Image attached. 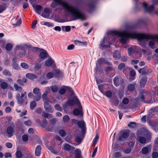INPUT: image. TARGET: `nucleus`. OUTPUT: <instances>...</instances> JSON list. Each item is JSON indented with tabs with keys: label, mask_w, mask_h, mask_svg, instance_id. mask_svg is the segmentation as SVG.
Here are the masks:
<instances>
[{
	"label": "nucleus",
	"mask_w": 158,
	"mask_h": 158,
	"mask_svg": "<svg viewBox=\"0 0 158 158\" xmlns=\"http://www.w3.org/2000/svg\"><path fill=\"white\" fill-rule=\"evenodd\" d=\"M111 32V34L119 37L120 42L123 44H126L127 40L130 38H136L140 41L139 44L144 47L145 44L143 42V40H148L151 39V37L149 35L139 34L135 32L132 31L130 27H129L122 31H113Z\"/></svg>",
	"instance_id": "nucleus-1"
},
{
	"label": "nucleus",
	"mask_w": 158,
	"mask_h": 158,
	"mask_svg": "<svg viewBox=\"0 0 158 158\" xmlns=\"http://www.w3.org/2000/svg\"><path fill=\"white\" fill-rule=\"evenodd\" d=\"M57 6H60L64 10L66 15H70L73 20L80 19L82 20H85L84 15L77 7L69 5L62 0H54L51 4V6L55 7Z\"/></svg>",
	"instance_id": "nucleus-2"
},
{
	"label": "nucleus",
	"mask_w": 158,
	"mask_h": 158,
	"mask_svg": "<svg viewBox=\"0 0 158 158\" xmlns=\"http://www.w3.org/2000/svg\"><path fill=\"white\" fill-rule=\"evenodd\" d=\"M27 93L26 92H24L22 93L21 96H20L19 93L16 96V98L17 100L18 103L20 105H22L24 103H25L26 104L27 103V101H25V99H26Z\"/></svg>",
	"instance_id": "nucleus-3"
},
{
	"label": "nucleus",
	"mask_w": 158,
	"mask_h": 158,
	"mask_svg": "<svg viewBox=\"0 0 158 158\" xmlns=\"http://www.w3.org/2000/svg\"><path fill=\"white\" fill-rule=\"evenodd\" d=\"M137 134L139 135V134L141 135L145 136L147 139L149 138L151 135V133L146 128H143L141 129L140 132L139 131L137 132Z\"/></svg>",
	"instance_id": "nucleus-4"
},
{
	"label": "nucleus",
	"mask_w": 158,
	"mask_h": 158,
	"mask_svg": "<svg viewBox=\"0 0 158 158\" xmlns=\"http://www.w3.org/2000/svg\"><path fill=\"white\" fill-rule=\"evenodd\" d=\"M15 131V126L14 125L8 126L6 128V132L9 137H11Z\"/></svg>",
	"instance_id": "nucleus-5"
},
{
	"label": "nucleus",
	"mask_w": 158,
	"mask_h": 158,
	"mask_svg": "<svg viewBox=\"0 0 158 158\" xmlns=\"http://www.w3.org/2000/svg\"><path fill=\"white\" fill-rule=\"evenodd\" d=\"M48 121L46 119H44L43 120V123L41 124V126L42 127L44 128L46 130L48 131H51L52 130L53 128V126L50 124H49L48 126Z\"/></svg>",
	"instance_id": "nucleus-6"
},
{
	"label": "nucleus",
	"mask_w": 158,
	"mask_h": 158,
	"mask_svg": "<svg viewBox=\"0 0 158 158\" xmlns=\"http://www.w3.org/2000/svg\"><path fill=\"white\" fill-rule=\"evenodd\" d=\"M124 81L123 79L118 77H115L114 79V83L116 86H118L120 84H122Z\"/></svg>",
	"instance_id": "nucleus-7"
},
{
	"label": "nucleus",
	"mask_w": 158,
	"mask_h": 158,
	"mask_svg": "<svg viewBox=\"0 0 158 158\" xmlns=\"http://www.w3.org/2000/svg\"><path fill=\"white\" fill-rule=\"evenodd\" d=\"M138 51V48L137 46L135 45L132 46L128 48V55L130 56L133 53L137 52Z\"/></svg>",
	"instance_id": "nucleus-8"
},
{
	"label": "nucleus",
	"mask_w": 158,
	"mask_h": 158,
	"mask_svg": "<svg viewBox=\"0 0 158 158\" xmlns=\"http://www.w3.org/2000/svg\"><path fill=\"white\" fill-rule=\"evenodd\" d=\"M142 6L144 8L145 11L148 13L151 12L154 9L153 5H151L148 6L147 3H142Z\"/></svg>",
	"instance_id": "nucleus-9"
},
{
	"label": "nucleus",
	"mask_w": 158,
	"mask_h": 158,
	"mask_svg": "<svg viewBox=\"0 0 158 158\" xmlns=\"http://www.w3.org/2000/svg\"><path fill=\"white\" fill-rule=\"evenodd\" d=\"M64 76L63 73L59 69H56L54 71V77L58 78H62Z\"/></svg>",
	"instance_id": "nucleus-10"
},
{
	"label": "nucleus",
	"mask_w": 158,
	"mask_h": 158,
	"mask_svg": "<svg viewBox=\"0 0 158 158\" xmlns=\"http://www.w3.org/2000/svg\"><path fill=\"white\" fill-rule=\"evenodd\" d=\"M41 50L42 51L39 54V56L40 58L44 59L46 57L49 56L48 54L45 50L43 49H41Z\"/></svg>",
	"instance_id": "nucleus-11"
},
{
	"label": "nucleus",
	"mask_w": 158,
	"mask_h": 158,
	"mask_svg": "<svg viewBox=\"0 0 158 158\" xmlns=\"http://www.w3.org/2000/svg\"><path fill=\"white\" fill-rule=\"evenodd\" d=\"M50 14V10L49 8H45L41 14V15L46 18H48Z\"/></svg>",
	"instance_id": "nucleus-12"
},
{
	"label": "nucleus",
	"mask_w": 158,
	"mask_h": 158,
	"mask_svg": "<svg viewBox=\"0 0 158 158\" xmlns=\"http://www.w3.org/2000/svg\"><path fill=\"white\" fill-rule=\"evenodd\" d=\"M75 102L74 100L71 99H69L66 102L63 106V108L64 110H65L67 105L70 106H73L74 105Z\"/></svg>",
	"instance_id": "nucleus-13"
},
{
	"label": "nucleus",
	"mask_w": 158,
	"mask_h": 158,
	"mask_svg": "<svg viewBox=\"0 0 158 158\" xmlns=\"http://www.w3.org/2000/svg\"><path fill=\"white\" fill-rule=\"evenodd\" d=\"M44 108L45 110L49 113H52L53 112V109L52 107L49 102L44 104Z\"/></svg>",
	"instance_id": "nucleus-14"
},
{
	"label": "nucleus",
	"mask_w": 158,
	"mask_h": 158,
	"mask_svg": "<svg viewBox=\"0 0 158 158\" xmlns=\"http://www.w3.org/2000/svg\"><path fill=\"white\" fill-rule=\"evenodd\" d=\"M85 123L83 121H79L78 123V125L81 128L82 132H84L85 130Z\"/></svg>",
	"instance_id": "nucleus-15"
},
{
	"label": "nucleus",
	"mask_w": 158,
	"mask_h": 158,
	"mask_svg": "<svg viewBox=\"0 0 158 158\" xmlns=\"http://www.w3.org/2000/svg\"><path fill=\"white\" fill-rule=\"evenodd\" d=\"M152 147L150 145H148L147 146L143 147L141 150L142 153L145 154H147L151 150Z\"/></svg>",
	"instance_id": "nucleus-16"
},
{
	"label": "nucleus",
	"mask_w": 158,
	"mask_h": 158,
	"mask_svg": "<svg viewBox=\"0 0 158 158\" xmlns=\"http://www.w3.org/2000/svg\"><path fill=\"white\" fill-rule=\"evenodd\" d=\"M129 136V133L127 131H123L122 134V136H119L118 137V140L119 141L123 140V139H125Z\"/></svg>",
	"instance_id": "nucleus-17"
},
{
	"label": "nucleus",
	"mask_w": 158,
	"mask_h": 158,
	"mask_svg": "<svg viewBox=\"0 0 158 158\" xmlns=\"http://www.w3.org/2000/svg\"><path fill=\"white\" fill-rule=\"evenodd\" d=\"M95 7V3L93 2H90L88 5V10L89 12H91L93 11Z\"/></svg>",
	"instance_id": "nucleus-18"
},
{
	"label": "nucleus",
	"mask_w": 158,
	"mask_h": 158,
	"mask_svg": "<svg viewBox=\"0 0 158 158\" xmlns=\"http://www.w3.org/2000/svg\"><path fill=\"white\" fill-rule=\"evenodd\" d=\"M54 63V61L51 57H49L45 62L46 66H51Z\"/></svg>",
	"instance_id": "nucleus-19"
},
{
	"label": "nucleus",
	"mask_w": 158,
	"mask_h": 158,
	"mask_svg": "<svg viewBox=\"0 0 158 158\" xmlns=\"http://www.w3.org/2000/svg\"><path fill=\"white\" fill-rule=\"evenodd\" d=\"M110 45L109 43L105 42V38H104L101 41L100 46L102 48L107 47L108 45Z\"/></svg>",
	"instance_id": "nucleus-20"
},
{
	"label": "nucleus",
	"mask_w": 158,
	"mask_h": 158,
	"mask_svg": "<svg viewBox=\"0 0 158 158\" xmlns=\"http://www.w3.org/2000/svg\"><path fill=\"white\" fill-rule=\"evenodd\" d=\"M103 61L104 59L102 58H100L98 60L96 64V70L98 71H99L101 70L100 68H99L98 66L102 64Z\"/></svg>",
	"instance_id": "nucleus-21"
},
{
	"label": "nucleus",
	"mask_w": 158,
	"mask_h": 158,
	"mask_svg": "<svg viewBox=\"0 0 158 158\" xmlns=\"http://www.w3.org/2000/svg\"><path fill=\"white\" fill-rule=\"evenodd\" d=\"M63 149L65 151H69L71 150H74L75 148L73 147H72L70 145L65 143L63 145Z\"/></svg>",
	"instance_id": "nucleus-22"
},
{
	"label": "nucleus",
	"mask_w": 158,
	"mask_h": 158,
	"mask_svg": "<svg viewBox=\"0 0 158 158\" xmlns=\"http://www.w3.org/2000/svg\"><path fill=\"white\" fill-rule=\"evenodd\" d=\"M136 85V83L135 82L132 84L128 85L127 87V89L131 91H133L135 89V86Z\"/></svg>",
	"instance_id": "nucleus-23"
},
{
	"label": "nucleus",
	"mask_w": 158,
	"mask_h": 158,
	"mask_svg": "<svg viewBox=\"0 0 158 158\" xmlns=\"http://www.w3.org/2000/svg\"><path fill=\"white\" fill-rule=\"evenodd\" d=\"M41 147L40 146L38 145L36 148L35 151V155L37 156H39L41 153Z\"/></svg>",
	"instance_id": "nucleus-24"
},
{
	"label": "nucleus",
	"mask_w": 158,
	"mask_h": 158,
	"mask_svg": "<svg viewBox=\"0 0 158 158\" xmlns=\"http://www.w3.org/2000/svg\"><path fill=\"white\" fill-rule=\"evenodd\" d=\"M137 139L141 144H144L146 143L147 140L144 137L142 136H138Z\"/></svg>",
	"instance_id": "nucleus-25"
},
{
	"label": "nucleus",
	"mask_w": 158,
	"mask_h": 158,
	"mask_svg": "<svg viewBox=\"0 0 158 158\" xmlns=\"http://www.w3.org/2000/svg\"><path fill=\"white\" fill-rule=\"evenodd\" d=\"M147 81V77H143L141 79L140 81V84L141 86H143L146 84Z\"/></svg>",
	"instance_id": "nucleus-26"
},
{
	"label": "nucleus",
	"mask_w": 158,
	"mask_h": 158,
	"mask_svg": "<svg viewBox=\"0 0 158 158\" xmlns=\"http://www.w3.org/2000/svg\"><path fill=\"white\" fill-rule=\"evenodd\" d=\"M16 59L15 58H14L13 59V64L12 65L13 68L15 69H18L19 68V66L17 63H16Z\"/></svg>",
	"instance_id": "nucleus-27"
},
{
	"label": "nucleus",
	"mask_w": 158,
	"mask_h": 158,
	"mask_svg": "<svg viewBox=\"0 0 158 158\" xmlns=\"http://www.w3.org/2000/svg\"><path fill=\"white\" fill-rule=\"evenodd\" d=\"M42 116L47 119H49L52 117V114L45 111L43 112Z\"/></svg>",
	"instance_id": "nucleus-28"
},
{
	"label": "nucleus",
	"mask_w": 158,
	"mask_h": 158,
	"mask_svg": "<svg viewBox=\"0 0 158 158\" xmlns=\"http://www.w3.org/2000/svg\"><path fill=\"white\" fill-rule=\"evenodd\" d=\"M50 88L53 93L57 92L59 90L58 87L57 85H55L51 86Z\"/></svg>",
	"instance_id": "nucleus-29"
},
{
	"label": "nucleus",
	"mask_w": 158,
	"mask_h": 158,
	"mask_svg": "<svg viewBox=\"0 0 158 158\" xmlns=\"http://www.w3.org/2000/svg\"><path fill=\"white\" fill-rule=\"evenodd\" d=\"M35 11L39 14H41V12L40 11V10L42 8V6L38 5H37L35 7H34Z\"/></svg>",
	"instance_id": "nucleus-30"
},
{
	"label": "nucleus",
	"mask_w": 158,
	"mask_h": 158,
	"mask_svg": "<svg viewBox=\"0 0 158 158\" xmlns=\"http://www.w3.org/2000/svg\"><path fill=\"white\" fill-rule=\"evenodd\" d=\"M26 76L30 79H34L36 78V77L34 74L31 73H28L26 74Z\"/></svg>",
	"instance_id": "nucleus-31"
},
{
	"label": "nucleus",
	"mask_w": 158,
	"mask_h": 158,
	"mask_svg": "<svg viewBox=\"0 0 158 158\" xmlns=\"http://www.w3.org/2000/svg\"><path fill=\"white\" fill-rule=\"evenodd\" d=\"M113 57L116 59L120 58L121 55L120 52L118 51H115L114 53Z\"/></svg>",
	"instance_id": "nucleus-32"
},
{
	"label": "nucleus",
	"mask_w": 158,
	"mask_h": 158,
	"mask_svg": "<svg viewBox=\"0 0 158 158\" xmlns=\"http://www.w3.org/2000/svg\"><path fill=\"white\" fill-rule=\"evenodd\" d=\"M138 71L139 73L143 74H147L148 72V70L145 68L141 69L139 70Z\"/></svg>",
	"instance_id": "nucleus-33"
},
{
	"label": "nucleus",
	"mask_w": 158,
	"mask_h": 158,
	"mask_svg": "<svg viewBox=\"0 0 158 158\" xmlns=\"http://www.w3.org/2000/svg\"><path fill=\"white\" fill-rule=\"evenodd\" d=\"M73 114L76 115H80L81 116L82 115V112L81 110H79L77 109H75L73 111Z\"/></svg>",
	"instance_id": "nucleus-34"
},
{
	"label": "nucleus",
	"mask_w": 158,
	"mask_h": 158,
	"mask_svg": "<svg viewBox=\"0 0 158 158\" xmlns=\"http://www.w3.org/2000/svg\"><path fill=\"white\" fill-rule=\"evenodd\" d=\"M42 98L43 100V101L44 102V104H45V103H48V98L47 97V94L46 93H44L43 94Z\"/></svg>",
	"instance_id": "nucleus-35"
},
{
	"label": "nucleus",
	"mask_w": 158,
	"mask_h": 158,
	"mask_svg": "<svg viewBox=\"0 0 158 158\" xmlns=\"http://www.w3.org/2000/svg\"><path fill=\"white\" fill-rule=\"evenodd\" d=\"M14 87L16 91L21 92L23 89V88L19 86L16 83H15L14 84Z\"/></svg>",
	"instance_id": "nucleus-36"
},
{
	"label": "nucleus",
	"mask_w": 158,
	"mask_h": 158,
	"mask_svg": "<svg viewBox=\"0 0 158 158\" xmlns=\"http://www.w3.org/2000/svg\"><path fill=\"white\" fill-rule=\"evenodd\" d=\"M139 98L140 99V100H141L143 102H145L146 103H151L153 102L148 101H144V98H145L144 94H140L139 95Z\"/></svg>",
	"instance_id": "nucleus-37"
},
{
	"label": "nucleus",
	"mask_w": 158,
	"mask_h": 158,
	"mask_svg": "<svg viewBox=\"0 0 158 158\" xmlns=\"http://www.w3.org/2000/svg\"><path fill=\"white\" fill-rule=\"evenodd\" d=\"M75 157L76 158H81V151L77 149L75 150Z\"/></svg>",
	"instance_id": "nucleus-38"
},
{
	"label": "nucleus",
	"mask_w": 158,
	"mask_h": 158,
	"mask_svg": "<svg viewBox=\"0 0 158 158\" xmlns=\"http://www.w3.org/2000/svg\"><path fill=\"white\" fill-rule=\"evenodd\" d=\"M61 28L63 31H65L66 32L70 31L71 29V27L70 26H62Z\"/></svg>",
	"instance_id": "nucleus-39"
},
{
	"label": "nucleus",
	"mask_w": 158,
	"mask_h": 158,
	"mask_svg": "<svg viewBox=\"0 0 158 158\" xmlns=\"http://www.w3.org/2000/svg\"><path fill=\"white\" fill-rule=\"evenodd\" d=\"M3 74L5 76H10L12 75L11 73L8 70L5 69L2 72Z\"/></svg>",
	"instance_id": "nucleus-40"
},
{
	"label": "nucleus",
	"mask_w": 158,
	"mask_h": 158,
	"mask_svg": "<svg viewBox=\"0 0 158 158\" xmlns=\"http://www.w3.org/2000/svg\"><path fill=\"white\" fill-rule=\"evenodd\" d=\"M33 93L35 94L39 95L41 94L40 92V89L38 88H35L33 90Z\"/></svg>",
	"instance_id": "nucleus-41"
},
{
	"label": "nucleus",
	"mask_w": 158,
	"mask_h": 158,
	"mask_svg": "<svg viewBox=\"0 0 158 158\" xmlns=\"http://www.w3.org/2000/svg\"><path fill=\"white\" fill-rule=\"evenodd\" d=\"M15 155L16 156V158H21L23 155L21 152L19 151H17Z\"/></svg>",
	"instance_id": "nucleus-42"
},
{
	"label": "nucleus",
	"mask_w": 158,
	"mask_h": 158,
	"mask_svg": "<svg viewBox=\"0 0 158 158\" xmlns=\"http://www.w3.org/2000/svg\"><path fill=\"white\" fill-rule=\"evenodd\" d=\"M36 102L34 101H33L31 102L30 104V108L31 110L33 109L36 106Z\"/></svg>",
	"instance_id": "nucleus-43"
},
{
	"label": "nucleus",
	"mask_w": 158,
	"mask_h": 158,
	"mask_svg": "<svg viewBox=\"0 0 158 158\" xmlns=\"http://www.w3.org/2000/svg\"><path fill=\"white\" fill-rule=\"evenodd\" d=\"M59 134L62 137H64L66 135L65 131L63 129H60L59 130Z\"/></svg>",
	"instance_id": "nucleus-44"
},
{
	"label": "nucleus",
	"mask_w": 158,
	"mask_h": 158,
	"mask_svg": "<svg viewBox=\"0 0 158 158\" xmlns=\"http://www.w3.org/2000/svg\"><path fill=\"white\" fill-rule=\"evenodd\" d=\"M7 86V84L6 82H3L1 84V87L3 89H6Z\"/></svg>",
	"instance_id": "nucleus-45"
},
{
	"label": "nucleus",
	"mask_w": 158,
	"mask_h": 158,
	"mask_svg": "<svg viewBox=\"0 0 158 158\" xmlns=\"http://www.w3.org/2000/svg\"><path fill=\"white\" fill-rule=\"evenodd\" d=\"M12 48V45L10 43H8L6 44V48L7 50H10Z\"/></svg>",
	"instance_id": "nucleus-46"
},
{
	"label": "nucleus",
	"mask_w": 158,
	"mask_h": 158,
	"mask_svg": "<svg viewBox=\"0 0 158 158\" xmlns=\"http://www.w3.org/2000/svg\"><path fill=\"white\" fill-rule=\"evenodd\" d=\"M98 138L99 136L98 134H97L93 141V146H94L96 143Z\"/></svg>",
	"instance_id": "nucleus-47"
},
{
	"label": "nucleus",
	"mask_w": 158,
	"mask_h": 158,
	"mask_svg": "<svg viewBox=\"0 0 158 158\" xmlns=\"http://www.w3.org/2000/svg\"><path fill=\"white\" fill-rule=\"evenodd\" d=\"M69 117L68 115H65L64 116L63 118V121L64 122H68L69 120Z\"/></svg>",
	"instance_id": "nucleus-48"
},
{
	"label": "nucleus",
	"mask_w": 158,
	"mask_h": 158,
	"mask_svg": "<svg viewBox=\"0 0 158 158\" xmlns=\"http://www.w3.org/2000/svg\"><path fill=\"white\" fill-rule=\"evenodd\" d=\"M55 108L57 110L61 111L62 110V108L59 105L56 104L54 106Z\"/></svg>",
	"instance_id": "nucleus-49"
},
{
	"label": "nucleus",
	"mask_w": 158,
	"mask_h": 158,
	"mask_svg": "<svg viewBox=\"0 0 158 158\" xmlns=\"http://www.w3.org/2000/svg\"><path fill=\"white\" fill-rule=\"evenodd\" d=\"M136 123L135 122H131L128 124V126L130 127L134 128L136 126Z\"/></svg>",
	"instance_id": "nucleus-50"
},
{
	"label": "nucleus",
	"mask_w": 158,
	"mask_h": 158,
	"mask_svg": "<svg viewBox=\"0 0 158 158\" xmlns=\"http://www.w3.org/2000/svg\"><path fill=\"white\" fill-rule=\"evenodd\" d=\"M54 77V72L53 73L49 72L47 74V77L48 78L50 79Z\"/></svg>",
	"instance_id": "nucleus-51"
},
{
	"label": "nucleus",
	"mask_w": 158,
	"mask_h": 158,
	"mask_svg": "<svg viewBox=\"0 0 158 158\" xmlns=\"http://www.w3.org/2000/svg\"><path fill=\"white\" fill-rule=\"evenodd\" d=\"M21 66L23 68L25 69H27L29 67L28 65L25 63H22L21 64Z\"/></svg>",
	"instance_id": "nucleus-52"
},
{
	"label": "nucleus",
	"mask_w": 158,
	"mask_h": 158,
	"mask_svg": "<svg viewBox=\"0 0 158 158\" xmlns=\"http://www.w3.org/2000/svg\"><path fill=\"white\" fill-rule=\"evenodd\" d=\"M106 96L108 98H110L112 96V93L110 91H108L105 93Z\"/></svg>",
	"instance_id": "nucleus-53"
},
{
	"label": "nucleus",
	"mask_w": 158,
	"mask_h": 158,
	"mask_svg": "<svg viewBox=\"0 0 158 158\" xmlns=\"http://www.w3.org/2000/svg\"><path fill=\"white\" fill-rule=\"evenodd\" d=\"M129 102L128 99L127 98H124L122 100V103L125 105L127 104Z\"/></svg>",
	"instance_id": "nucleus-54"
},
{
	"label": "nucleus",
	"mask_w": 158,
	"mask_h": 158,
	"mask_svg": "<svg viewBox=\"0 0 158 158\" xmlns=\"http://www.w3.org/2000/svg\"><path fill=\"white\" fill-rule=\"evenodd\" d=\"M22 139L23 141H27L28 139V135L26 134L23 135L22 137Z\"/></svg>",
	"instance_id": "nucleus-55"
},
{
	"label": "nucleus",
	"mask_w": 158,
	"mask_h": 158,
	"mask_svg": "<svg viewBox=\"0 0 158 158\" xmlns=\"http://www.w3.org/2000/svg\"><path fill=\"white\" fill-rule=\"evenodd\" d=\"M66 92V89L64 88H61L59 90V94L62 95L64 94Z\"/></svg>",
	"instance_id": "nucleus-56"
},
{
	"label": "nucleus",
	"mask_w": 158,
	"mask_h": 158,
	"mask_svg": "<svg viewBox=\"0 0 158 158\" xmlns=\"http://www.w3.org/2000/svg\"><path fill=\"white\" fill-rule=\"evenodd\" d=\"M44 25L47 26L48 27H53L54 26V25L52 23L47 22H44Z\"/></svg>",
	"instance_id": "nucleus-57"
},
{
	"label": "nucleus",
	"mask_w": 158,
	"mask_h": 158,
	"mask_svg": "<svg viewBox=\"0 0 158 158\" xmlns=\"http://www.w3.org/2000/svg\"><path fill=\"white\" fill-rule=\"evenodd\" d=\"M24 124L27 126H31L32 125V123L30 120H28L25 121L24 122Z\"/></svg>",
	"instance_id": "nucleus-58"
},
{
	"label": "nucleus",
	"mask_w": 158,
	"mask_h": 158,
	"mask_svg": "<svg viewBox=\"0 0 158 158\" xmlns=\"http://www.w3.org/2000/svg\"><path fill=\"white\" fill-rule=\"evenodd\" d=\"M41 98V94H39V95H36V96H34V99L36 101H38Z\"/></svg>",
	"instance_id": "nucleus-59"
},
{
	"label": "nucleus",
	"mask_w": 158,
	"mask_h": 158,
	"mask_svg": "<svg viewBox=\"0 0 158 158\" xmlns=\"http://www.w3.org/2000/svg\"><path fill=\"white\" fill-rule=\"evenodd\" d=\"M103 85H98V88L100 90V91H101V92L103 94H104V90L103 89Z\"/></svg>",
	"instance_id": "nucleus-60"
},
{
	"label": "nucleus",
	"mask_w": 158,
	"mask_h": 158,
	"mask_svg": "<svg viewBox=\"0 0 158 158\" xmlns=\"http://www.w3.org/2000/svg\"><path fill=\"white\" fill-rule=\"evenodd\" d=\"M149 46L152 48H153V46L154 45V40H152L149 42Z\"/></svg>",
	"instance_id": "nucleus-61"
},
{
	"label": "nucleus",
	"mask_w": 158,
	"mask_h": 158,
	"mask_svg": "<svg viewBox=\"0 0 158 158\" xmlns=\"http://www.w3.org/2000/svg\"><path fill=\"white\" fill-rule=\"evenodd\" d=\"M5 146L8 148H11L12 147V144L11 143L7 142L5 144Z\"/></svg>",
	"instance_id": "nucleus-62"
},
{
	"label": "nucleus",
	"mask_w": 158,
	"mask_h": 158,
	"mask_svg": "<svg viewBox=\"0 0 158 158\" xmlns=\"http://www.w3.org/2000/svg\"><path fill=\"white\" fill-rule=\"evenodd\" d=\"M82 140V139L79 136H77L76 137L75 140L77 143H80L81 142Z\"/></svg>",
	"instance_id": "nucleus-63"
},
{
	"label": "nucleus",
	"mask_w": 158,
	"mask_h": 158,
	"mask_svg": "<svg viewBox=\"0 0 158 158\" xmlns=\"http://www.w3.org/2000/svg\"><path fill=\"white\" fill-rule=\"evenodd\" d=\"M17 82L18 84L20 85L23 86L24 85L23 81L21 79H19L17 80Z\"/></svg>",
	"instance_id": "nucleus-64"
}]
</instances>
